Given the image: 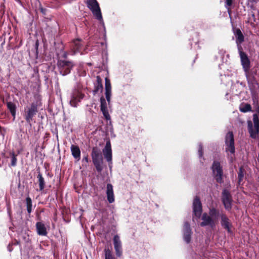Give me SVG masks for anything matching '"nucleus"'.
Instances as JSON below:
<instances>
[{
	"label": "nucleus",
	"instance_id": "nucleus-1",
	"mask_svg": "<svg viewBox=\"0 0 259 259\" xmlns=\"http://www.w3.org/2000/svg\"><path fill=\"white\" fill-rule=\"evenodd\" d=\"M219 216V213L218 210L214 208L210 209L209 214L205 213L202 215V222L201 225L203 226L209 225L211 227L215 226L218 223Z\"/></svg>",
	"mask_w": 259,
	"mask_h": 259
},
{
	"label": "nucleus",
	"instance_id": "nucleus-2",
	"mask_svg": "<svg viewBox=\"0 0 259 259\" xmlns=\"http://www.w3.org/2000/svg\"><path fill=\"white\" fill-rule=\"evenodd\" d=\"M88 6L94 15L99 20H102L101 10L96 0H88Z\"/></svg>",
	"mask_w": 259,
	"mask_h": 259
},
{
	"label": "nucleus",
	"instance_id": "nucleus-3",
	"mask_svg": "<svg viewBox=\"0 0 259 259\" xmlns=\"http://www.w3.org/2000/svg\"><path fill=\"white\" fill-rule=\"evenodd\" d=\"M58 66L60 73L63 75H65L70 72L73 65L70 62L60 60L58 62Z\"/></svg>",
	"mask_w": 259,
	"mask_h": 259
},
{
	"label": "nucleus",
	"instance_id": "nucleus-4",
	"mask_svg": "<svg viewBox=\"0 0 259 259\" xmlns=\"http://www.w3.org/2000/svg\"><path fill=\"white\" fill-rule=\"evenodd\" d=\"M92 158L94 164H95L97 170L98 171H101L102 167V158L100 154L95 150L92 152Z\"/></svg>",
	"mask_w": 259,
	"mask_h": 259
},
{
	"label": "nucleus",
	"instance_id": "nucleus-5",
	"mask_svg": "<svg viewBox=\"0 0 259 259\" xmlns=\"http://www.w3.org/2000/svg\"><path fill=\"white\" fill-rule=\"evenodd\" d=\"M226 151L234 153L235 151L233 134L232 132L227 133L226 137Z\"/></svg>",
	"mask_w": 259,
	"mask_h": 259
},
{
	"label": "nucleus",
	"instance_id": "nucleus-6",
	"mask_svg": "<svg viewBox=\"0 0 259 259\" xmlns=\"http://www.w3.org/2000/svg\"><path fill=\"white\" fill-rule=\"evenodd\" d=\"M83 95L78 90L74 91L71 96L70 104L73 107H76L78 102L83 98Z\"/></svg>",
	"mask_w": 259,
	"mask_h": 259
},
{
	"label": "nucleus",
	"instance_id": "nucleus-7",
	"mask_svg": "<svg viewBox=\"0 0 259 259\" xmlns=\"http://www.w3.org/2000/svg\"><path fill=\"white\" fill-rule=\"evenodd\" d=\"M213 174L218 182H221L222 175V169L219 162L214 161L212 166Z\"/></svg>",
	"mask_w": 259,
	"mask_h": 259
},
{
	"label": "nucleus",
	"instance_id": "nucleus-8",
	"mask_svg": "<svg viewBox=\"0 0 259 259\" xmlns=\"http://www.w3.org/2000/svg\"><path fill=\"white\" fill-rule=\"evenodd\" d=\"M193 207L194 215L196 217L199 218L202 213V206L201 202L197 197H196L194 199Z\"/></svg>",
	"mask_w": 259,
	"mask_h": 259
},
{
	"label": "nucleus",
	"instance_id": "nucleus-9",
	"mask_svg": "<svg viewBox=\"0 0 259 259\" xmlns=\"http://www.w3.org/2000/svg\"><path fill=\"white\" fill-rule=\"evenodd\" d=\"M247 126L250 137L253 139H257L258 137L259 127L253 126L250 120L247 121Z\"/></svg>",
	"mask_w": 259,
	"mask_h": 259
},
{
	"label": "nucleus",
	"instance_id": "nucleus-10",
	"mask_svg": "<svg viewBox=\"0 0 259 259\" xmlns=\"http://www.w3.org/2000/svg\"><path fill=\"white\" fill-rule=\"evenodd\" d=\"M222 199L225 208L227 209H230L231 207L232 199L227 190H224L223 192Z\"/></svg>",
	"mask_w": 259,
	"mask_h": 259
},
{
	"label": "nucleus",
	"instance_id": "nucleus-11",
	"mask_svg": "<svg viewBox=\"0 0 259 259\" xmlns=\"http://www.w3.org/2000/svg\"><path fill=\"white\" fill-rule=\"evenodd\" d=\"M103 153L105 158L108 162L112 161V150L110 141L107 142L105 147L103 150Z\"/></svg>",
	"mask_w": 259,
	"mask_h": 259
},
{
	"label": "nucleus",
	"instance_id": "nucleus-12",
	"mask_svg": "<svg viewBox=\"0 0 259 259\" xmlns=\"http://www.w3.org/2000/svg\"><path fill=\"white\" fill-rule=\"evenodd\" d=\"M36 112V107L35 105H32L31 107L28 108L25 113V118L28 122H30L32 117Z\"/></svg>",
	"mask_w": 259,
	"mask_h": 259
},
{
	"label": "nucleus",
	"instance_id": "nucleus-13",
	"mask_svg": "<svg viewBox=\"0 0 259 259\" xmlns=\"http://www.w3.org/2000/svg\"><path fill=\"white\" fill-rule=\"evenodd\" d=\"M114 248L117 255L120 256L122 253L121 244L119 237L115 235L113 239Z\"/></svg>",
	"mask_w": 259,
	"mask_h": 259
},
{
	"label": "nucleus",
	"instance_id": "nucleus-14",
	"mask_svg": "<svg viewBox=\"0 0 259 259\" xmlns=\"http://www.w3.org/2000/svg\"><path fill=\"white\" fill-rule=\"evenodd\" d=\"M240 56L243 67L245 71H247L249 67L250 61L244 53L241 52L240 53Z\"/></svg>",
	"mask_w": 259,
	"mask_h": 259
},
{
	"label": "nucleus",
	"instance_id": "nucleus-15",
	"mask_svg": "<svg viewBox=\"0 0 259 259\" xmlns=\"http://www.w3.org/2000/svg\"><path fill=\"white\" fill-rule=\"evenodd\" d=\"M184 239L187 242L189 243L190 241L191 232L189 224L185 223L184 226Z\"/></svg>",
	"mask_w": 259,
	"mask_h": 259
},
{
	"label": "nucleus",
	"instance_id": "nucleus-16",
	"mask_svg": "<svg viewBox=\"0 0 259 259\" xmlns=\"http://www.w3.org/2000/svg\"><path fill=\"white\" fill-rule=\"evenodd\" d=\"M106 194L109 202L113 203L114 201V196L113 194V187L110 184H108L107 185Z\"/></svg>",
	"mask_w": 259,
	"mask_h": 259
},
{
	"label": "nucleus",
	"instance_id": "nucleus-17",
	"mask_svg": "<svg viewBox=\"0 0 259 259\" xmlns=\"http://www.w3.org/2000/svg\"><path fill=\"white\" fill-rule=\"evenodd\" d=\"M221 224L224 228L227 230L228 232H231V224L229 219L225 215H221Z\"/></svg>",
	"mask_w": 259,
	"mask_h": 259
},
{
	"label": "nucleus",
	"instance_id": "nucleus-18",
	"mask_svg": "<svg viewBox=\"0 0 259 259\" xmlns=\"http://www.w3.org/2000/svg\"><path fill=\"white\" fill-rule=\"evenodd\" d=\"M71 151L73 156L78 160L80 156V151L79 147L72 145L71 146Z\"/></svg>",
	"mask_w": 259,
	"mask_h": 259
},
{
	"label": "nucleus",
	"instance_id": "nucleus-19",
	"mask_svg": "<svg viewBox=\"0 0 259 259\" xmlns=\"http://www.w3.org/2000/svg\"><path fill=\"white\" fill-rule=\"evenodd\" d=\"M37 233L40 235H46L47 233L45 225L41 223L38 222L36 224Z\"/></svg>",
	"mask_w": 259,
	"mask_h": 259
},
{
	"label": "nucleus",
	"instance_id": "nucleus-20",
	"mask_svg": "<svg viewBox=\"0 0 259 259\" xmlns=\"http://www.w3.org/2000/svg\"><path fill=\"white\" fill-rule=\"evenodd\" d=\"M7 107L10 111L12 115L14 117V118H15V115H16V106L15 105L11 102H8L7 103Z\"/></svg>",
	"mask_w": 259,
	"mask_h": 259
},
{
	"label": "nucleus",
	"instance_id": "nucleus-21",
	"mask_svg": "<svg viewBox=\"0 0 259 259\" xmlns=\"http://www.w3.org/2000/svg\"><path fill=\"white\" fill-rule=\"evenodd\" d=\"M235 34L237 37V42L241 43L244 40V36L239 29H237L235 32Z\"/></svg>",
	"mask_w": 259,
	"mask_h": 259
},
{
	"label": "nucleus",
	"instance_id": "nucleus-22",
	"mask_svg": "<svg viewBox=\"0 0 259 259\" xmlns=\"http://www.w3.org/2000/svg\"><path fill=\"white\" fill-rule=\"evenodd\" d=\"M38 179L39 186L40 190H42L45 188V181L40 174H39L37 176Z\"/></svg>",
	"mask_w": 259,
	"mask_h": 259
},
{
	"label": "nucleus",
	"instance_id": "nucleus-23",
	"mask_svg": "<svg viewBox=\"0 0 259 259\" xmlns=\"http://www.w3.org/2000/svg\"><path fill=\"white\" fill-rule=\"evenodd\" d=\"M251 109V106L249 104H246L242 105L240 107V110L242 112H246L250 111Z\"/></svg>",
	"mask_w": 259,
	"mask_h": 259
},
{
	"label": "nucleus",
	"instance_id": "nucleus-24",
	"mask_svg": "<svg viewBox=\"0 0 259 259\" xmlns=\"http://www.w3.org/2000/svg\"><path fill=\"white\" fill-rule=\"evenodd\" d=\"M101 111H104L107 109L106 102L103 97L101 98Z\"/></svg>",
	"mask_w": 259,
	"mask_h": 259
},
{
	"label": "nucleus",
	"instance_id": "nucleus-25",
	"mask_svg": "<svg viewBox=\"0 0 259 259\" xmlns=\"http://www.w3.org/2000/svg\"><path fill=\"white\" fill-rule=\"evenodd\" d=\"M26 203L27 211L29 213H30L31 211L32 202L31 200L29 197L26 198Z\"/></svg>",
	"mask_w": 259,
	"mask_h": 259
},
{
	"label": "nucleus",
	"instance_id": "nucleus-26",
	"mask_svg": "<svg viewBox=\"0 0 259 259\" xmlns=\"http://www.w3.org/2000/svg\"><path fill=\"white\" fill-rule=\"evenodd\" d=\"M253 126L256 127H259V119L258 117L256 114H253Z\"/></svg>",
	"mask_w": 259,
	"mask_h": 259
},
{
	"label": "nucleus",
	"instance_id": "nucleus-27",
	"mask_svg": "<svg viewBox=\"0 0 259 259\" xmlns=\"http://www.w3.org/2000/svg\"><path fill=\"white\" fill-rule=\"evenodd\" d=\"M105 90L111 91V86L110 80L107 77L105 78Z\"/></svg>",
	"mask_w": 259,
	"mask_h": 259
},
{
	"label": "nucleus",
	"instance_id": "nucleus-28",
	"mask_svg": "<svg viewBox=\"0 0 259 259\" xmlns=\"http://www.w3.org/2000/svg\"><path fill=\"white\" fill-rule=\"evenodd\" d=\"M105 259H114L111 251L109 249L105 250Z\"/></svg>",
	"mask_w": 259,
	"mask_h": 259
},
{
	"label": "nucleus",
	"instance_id": "nucleus-29",
	"mask_svg": "<svg viewBox=\"0 0 259 259\" xmlns=\"http://www.w3.org/2000/svg\"><path fill=\"white\" fill-rule=\"evenodd\" d=\"M243 177V171L242 168H240L238 174V183L240 184Z\"/></svg>",
	"mask_w": 259,
	"mask_h": 259
},
{
	"label": "nucleus",
	"instance_id": "nucleus-30",
	"mask_svg": "<svg viewBox=\"0 0 259 259\" xmlns=\"http://www.w3.org/2000/svg\"><path fill=\"white\" fill-rule=\"evenodd\" d=\"M17 163V158L14 154H12L11 165L13 166H15Z\"/></svg>",
	"mask_w": 259,
	"mask_h": 259
},
{
	"label": "nucleus",
	"instance_id": "nucleus-31",
	"mask_svg": "<svg viewBox=\"0 0 259 259\" xmlns=\"http://www.w3.org/2000/svg\"><path fill=\"white\" fill-rule=\"evenodd\" d=\"M105 94L107 100L109 103L110 100V97L111 95V91H106Z\"/></svg>",
	"mask_w": 259,
	"mask_h": 259
},
{
	"label": "nucleus",
	"instance_id": "nucleus-32",
	"mask_svg": "<svg viewBox=\"0 0 259 259\" xmlns=\"http://www.w3.org/2000/svg\"><path fill=\"white\" fill-rule=\"evenodd\" d=\"M102 111L103 114L104 115L105 117L107 119H110V115H109V114L108 113L107 109L105 110H104V111Z\"/></svg>",
	"mask_w": 259,
	"mask_h": 259
},
{
	"label": "nucleus",
	"instance_id": "nucleus-33",
	"mask_svg": "<svg viewBox=\"0 0 259 259\" xmlns=\"http://www.w3.org/2000/svg\"><path fill=\"white\" fill-rule=\"evenodd\" d=\"M199 155L201 157L202 155V147H200L198 151Z\"/></svg>",
	"mask_w": 259,
	"mask_h": 259
},
{
	"label": "nucleus",
	"instance_id": "nucleus-34",
	"mask_svg": "<svg viewBox=\"0 0 259 259\" xmlns=\"http://www.w3.org/2000/svg\"><path fill=\"white\" fill-rule=\"evenodd\" d=\"M231 3H232V0H227L226 1V3H227V5H228V6L231 5Z\"/></svg>",
	"mask_w": 259,
	"mask_h": 259
},
{
	"label": "nucleus",
	"instance_id": "nucleus-35",
	"mask_svg": "<svg viewBox=\"0 0 259 259\" xmlns=\"http://www.w3.org/2000/svg\"><path fill=\"white\" fill-rule=\"evenodd\" d=\"M79 41L78 40H77L75 42V45L77 47V49L78 48V45H79Z\"/></svg>",
	"mask_w": 259,
	"mask_h": 259
},
{
	"label": "nucleus",
	"instance_id": "nucleus-36",
	"mask_svg": "<svg viewBox=\"0 0 259 259\" xmlns=\"http://www.w3.org/2000/svg\"><path fill=\"white\" fill-rule=\"evenodd\" d=\"M256 112H257V113L255 114L258 116V119H259V108L257 109Z\"/></svg>",
	"mask_w": 259,
	"mask_h": 259
},
{
	"label": "nucleus",
	"instance_id": "nucleus-37",
	"mask_svg": "<svg viewBox=\"0 0 259 259\" xmlns=\"http://www.w3.org/2000/svg\"><path fill=\"white\" fill-rule=\"evenodd\" d=\"M97 80H98V81L99 82V81H100V82H101V79H100V78L99 76H98V77H97Z\"/></svg>",
	"mask_w": 259,
	"mask_h": 259
},
{
	"label": "nucleus",
	"instance_id": "nucleus-38",
	"mask_svg": "<svg viewBox=\"0 0 259 259\" xmlns=\"http://www.w3.org/2000/svg\"><path fill=\"white\" fill-rule=\"evenodd\" d=\"M83 160H85L86 161H88V158H87V157H84V158H83Z\"/></svg>",
	"mask_w": 259,
	"mask_h": 259
}]
</instances>
